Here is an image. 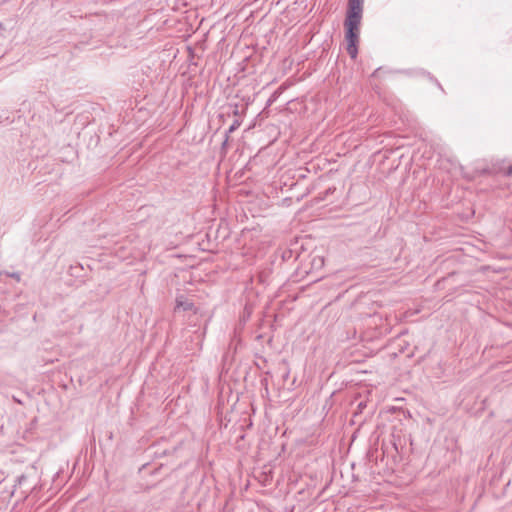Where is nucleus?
<instances>
[{
	"label": "nucleus",
	"instance_id": "obj_1",
	"mask_svg": "<svg viewBox=\"0 0 512 512\" xmlns=\"http://www.w3.org/2000/svg\"><path fill=\"white\" fill-rule=\"evenodd\" d=\"M345 27V40L347 42V53L350 55L352 59H355L358 54V41H359V32L360 26L344 23Z\"/></svg>",
	"mask_w": 512,
	"mask_h": 512
},
{
	"label": "nucleus",
	"instance_id": "obj_2",
	"mask_svg": "<svg viewBox=\"0 0 512 512\" xmlns=\"http://www.w3.org/2000/svg\"><path fill=\"white\" fill-rule=\"evenodd\" d=\"M363 13L362 0H349L346 19L344 23L359 25L361 23Z\"/></svg>",
	"mask_w": 512,
	"mask_h": 512
},
{
	"label": "nucleus",
	"instance_id": "obj_3",
	"mask_svg": "<svg viewBox=\"0 0 512 512\" xmlns=\"http://www.w3.org/2000/svg\"><path fill=\"white\" fill-rule=\"evenodd\" d=\"M175 302V310L181 309L183 311H193L194 313H197V308L194 303L184 295L177 296Z\"/></svg>",
	"mask_w": 512,
	"mask_h": 512
},
{
	"label": "nucleus",
	"instance_id": "obj_4",
	"mask_svg": "<svg viewBox=\"0 0 512 512\" xmlns=\"http://www.w3.org/2000/svg\"><path fill=\"white\" fill-rule=\"evenodd\" d=\"M240 121L238 120H234L233 123L230 125L229 129L226 131V139L225 141L223 142V145H226L227 141H228V134L234 132L235 130H237L240 126Z\"/></svg>",
	"mask_w": 512,
	"mask_h": 512
},
{
	"label": "nucleus",
	"instance_id": "obj_5",
	"mask_svg": "<svg viewBox=\"0 0 512 512\" xmlns=\"http://www.w3.org/2000/svg\"><path fill=\"white\" fill-rule=\"evenodd\" d=\"M508 174L511 175L512 174V165L508 168Z\"/></svg>",
	"mask_w": 512,
	"mask_h": 512
},
{
	"label": "nucleus",
	"instance_id": "obj_6",
	"mask_svg": "<svg viewBox=\"0 0 512 512\" xmlns=\"http://www.w3.org/2000/svg\"><path fill=\"white\" fill-rule=\"evenodd\" d=\"M12 277H13V278H16L17 280H19V275H18V274H16V273L12 274Z\"/></svg>",
	"mask_w": 512,
	"mask_h": 512
},
{
	"label": "nucleus",
	"instance_id": "obj_7",
	"mask_svg": "<svg viewBox=\"0 0 512 512\" xmlns=\"http://www.w3.org/2000/svg\"><path fill=\"white\" fill-rule=\"evenodd\" d=\"M434 81H435V83L437 84V86H438L439 88H441V89H442V87H441L440 83H439L437 80H434Z\"/></svg>",
	"mask_w": 512,
	"mask_h": 512
}]
</instances>
